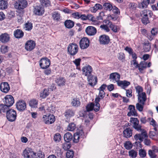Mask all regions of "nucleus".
<instances>
[{"mask_svg":"<svg viewBox=\"0 0 158 158\" xmlns=\"http://www.w3.org/2000/svg\"><path fill=\"white\" fill-rule=\"evenodd\" d=\"M78 45L75 43L70 44L67 48L68 52L71 56L75 55L78 51Z\"/></svg>","mask_w":158,"mask_h":158,"instance_id":"6","label":"nucleus"},{"mask_svg":"<svg viewBox=\"0 0 158 158\" xmlns=\"http://www.w3.org/2000/svg\"><path fill=\"white\" fill-rule=\"evenodd\" d=\"M50 60L47 57L42 58L40 61V65L43 69L48 68L50 64Z\"/></svg>","mask_w":158,"mask_h":158,"instance_id":"11","label":"nucleus"},{"mask_svg":"<svg viewBox=\"0 0 158 158\" xmlns=\"http://www.w3.org/2000/svg\"><path fill=\"white\" fill-rule=\"evenodd\" d=\"M68 143L66 142L62 144V148L64 150H67L71 147V144L70 143Z\"/></svg>","mask_w":158,"mask_h":158,"instance_id":"60","label":"nucleus"},{"mask_svg":"<svg viewBox=\"0 0 158 158\" xmlns=\"http://www.w3.org/2000/svg\"><path fill=\"white\" fill-rule=\"evenodd\" d=\"M42 119L44 123L48 125L53 123L55 121V116L52 114H47L46 115H43Z\"/></svg>","mask_w":158,"mask_h":158,"instance_id":"5","label":"nucleus"},{"mask_svg":"<svg viewBox=\"0 0 158 158\" xmlns=\"http://www.w3.org/2000/svg\"><path fill=\"white\" fill-rule=\"evenodd\" d=\"M49 90L48 89H44L41 91L40 94V97L42 98H45L49 94Z\"/></svg>","mask_w":158,"mask_h":158,"instance_id":"33","label":"nucleus"},{"mask_svg":"<svg viewBox=\"0 0 158 158\" xmlns=\"http://www.w3.org/2000/svg\"><path fill=\"white\" fill-rule=\"evenodd\" d=\"M44 7L41 6H36L35 7L34 12L36 15H41L44 13Z\"/></svg>","mask_w":158,"mask_h":158,"instance_id":"20","label":"nucleus"},{"mask_svg":"<svg viewBox=\"0 0 158 158\" xmlns=\"http://www.w3.org/2000/svg\"><path fill=\"white\" fill-rule=\"evenodd\" d=\"M124 146L126 149L129 150L132 148V145L130 142L127 141L124 143Z\"/></svg>","mask_w":158,"mask_h":158,"instance_id":"55","label":"nucleus"},{"mask_svg":"<svg viewBox=\"0 0 158 158\" xmlns=\"http://www.w3.org/2000/svg\"><path fill=\"white\" fill-rule=\"evenodd\" d=\"M7 0H0V9L3 10L7 7Z\"/></svg>","mask_w":158,"mask_h":158,"instance_id":"35","label":"nucleus"},{"mask_svg":"<svg viewBox=\"0 0 158 158\" xmlns=\"http://www.w3.org/2000/svg\"><path fill=\"white\" fill-rule=\"evenodd\" d=\"M6 116L7 119L10 121L13 122L15 120L17 114L16 111L14 109H9L7 111Z\"/></svg>","mask_w":158,"mask_h":158,"instance_id":"10","label":"nucleus"},{"mask_svg":"<svg viewBox=\"0 0 158 158\" xmlns=\"http://www.w3.org/2000/svg\"><path fill=\"white\" fill-rule=\"evenodd\" d=\"M130 122L133 124V127L136 131L142 132L145 136H147L146 131L142 128V126L139 124V120L137 118L131 117L130 118Z\"/></svg>","mask_w":158,"mask_h":158,"instance_id":"3","label":"nucleus"},{"mask_svg":"<svg viewBox=\"0 0 158 158\" xmlns=\"http://www.w3.org/2000/svg\"><path fill=\"white\" fill-rule=\"evenodd\" d=\"M128 109L130 111L127 113V116H137L138 114L135 109V106L134 105H129Z\"/></svg>","mask_w":158,"mask_h":158,"instance_id":"21","label":"nucleus"},{"mask_svg":"<svg viewBox=\"0 0 158 158\" xmlns=\"http://www.w3.org/2000/svg\"><path fill=\"white\" fill-rule=\"evenodd\" d=\"M147 62L144 61L140 62L139 64L138 70L140 73H144V70L147 68Z\"/></svg>","mask_w":158,"mask_h":158,"instance_id":"25","label":"nucleus"},{"mask_svg":"<svg viewBox=\"0 0 158 158\" xmlns=\"http://www.w3.org/2000/svg\"><path fill=\"white\" fill-rule=\"evenodd\" d=\"M64 114L66 118H69L74 115V112L71 109H69L65 111Z\"/></svg>","mask_w":158,"mask_h":158,"instance_id":"39","label":"nucleus"},{"mask_svg":"<svg viewBox=\"0 0 158 158\" xmlns=\"http://www.w3.org/2000/svg\"><path fill=\"white\" fill-rule=\"evenodd\" d=\"M98 40L100 44L105 45L109 43L110 40L108 35L104 34L99 36Z\"/></svg>","mask_w":158,"mask_h":158,"instance_id":"12","label":"nucleus"},{"mask_svg":"<svg viewBox=\"0 0 158 158\" xmlns=\"http://www.w3.org/2000/svg\"><path fill=\"white\" fill-rule=\"evenodd\" d=\"M142 17L141 21L142 23L144 25H147L150 23L149 18H151L153 15L152 11L149 10H144L140 12Z\"/></svg>","mask_w":158,"mask_h":158,"instance_id":"2","label":"nucleus"},{"mask_svg":"<svg viewBox=\"0 0 158 158\" xmlns=\"http://www.w3.org/2000/svg\"><path fill=\"white\" fill-rule=\"evenodd\" d=\"M126 91V96L128 98H131L132 96V90L130 89H125Z\"/></svg>","mask_w":158,"mask_h":158,"instance_id":"59","label":"nucleus"},{"mask_svg":"<svg viewBox=\"0 0 158 158\" xmlns=\"http://www.w3.org/2000/svg\"><path fill=\"white\" fill-rule=\"evenodd\" d=\"M55 82L58 86H63L65 84V80L64 78L60 77L56 78Z\"/></svg>","mask_w":158,"mask_h":158,"instance_id":"31","label":"nucleus"},{"mask_svg":"<svg viewBox=\"0 0 158 158\" xmlns=\"http://www.w3.org/2000/svg\"><path fill=\"white\" fill-rule=\"evenodd\" d=\"M85 137V135L82 129H78L77 132L73 134V142L74 143H78L80 140H82Z\"/></svg>","mask_w":158,"mask_h":158,"instance_id":"7","label":"nucleus"},{"mask_svg":"<svg viewBox=\"0 0 158 158\" xmlns=\"http://www.w3.org/2000/svg\"><path fill=\"white\" fill-rule=\"evenodd\" d=\"M129 155L132 158H135L137 156V153L133 150H131L129 152Z\"/></svg>","mask_w":158,"mask_h":158,"instance_id":"51","label":"nucleus"},{"mask_svg":"<svg viewBox=\"0 0 158 158\" xmlns=\"http://www.w3.org/2000/svg\"><path fill=\"white\" fill-rule=\"evenodd\" d=\"M99 98H95V104L94 103V110L95 112L98 111L100 109V105L99 103Z\"/></svg>","mask_w":158,"mask_h":158,"instance_id":"37","label":"nucleus"},{"mask_svg":"<svg viewBox=\"0 0 158 158\" xmlns=\"http://www.w3.org/2000/svg\"><path fill=\"white\" fill-rule=\"evenodd\" d=\"M151 44L148 41L146 43H145L144 44V50L146 52H149L151 49Z\"/></svg>","mask_w":158,"mask_h":158,"instance_id":"47","label":"nucleus"},{"mask_svg":"<svg viewBox=\"0 0 158 158\" xmlns=\"http://www.w3.org/2000/svg\"><path fill=\"white\" fill-rule=\"evenodd\" d=\"M148 154L151 158H156L157 157L156 155L153 150H149L148 151Z\"/></svg>","mask_w":158,"mask_h":158,"instance_id":"50","label":"nucleus"},{"mask_svg":"<svg viewBox=\"0 0 158 158\" xmlns=\"http://www.w3.org/2000/svg\"><path fill=\"white\" fill-rule=\"evenodd\" d=\"M36 153L29 148H27L23 152L24 157L26 158H33L36 156Z\"/></svg>","mask_w":158,"mask_h":158,"instance_id":"8","label":"nucleus"},{"mask_svg":"<svg viewBox=\"0 0 158 158\" xmlns=\"http://www.w3.org/2000/svg\"><path fill=\"white\" fill-rule=\"evenodd\" d=\"M79 44L80 48L81 49H86L89 46V40L86 37H83L80 40Z\"/></svg>","mask_w":158,"mask_h":158,"instance_id":"13","label":"nucleus"},{"mask_svg":"<svg viewBox=\"0 0 158 158\" xmlns=\"http://www.w3.org/2000/svg\"><path fill=\"white\" fill-rule=\"evenodd\" d=\"M125 57V56L123 53L120 52L119 53V56L118 57V59L123 61Z\"/></svg>","mask_w":158,"mask_h":158,"instance_id":"63","label":"nucleus"},{"mask_svg":"<svg viewBox=\"0 0 158 158\" xmlns=\"http://www.w3.org/2000/svg\"><path fill=\"white\" fill-rule=\"evenodd\" d=\"M145 103L144 102H138L136 104V109L140 112L143 111Z\"/></svg>","mask_w":158,"mask_h":158,"instance_id":"43","label":"nucleus"},{"mask_svg":"<svg viewBox=\"0 0 158 158\" xmlns=\"http://www.w3.org/2000/svg\"><path fill=\"white\" fill-rule=\"evenodd\" d=\"M131 64H132L134 66L135 68H139V64H138L136 60H132L131 61Z\"/></svg>","mask_w":158,"mask_h":158,"instance_id":"61","label":"nucleus"},{"mask_svg":"<svg viewBox=\"0 0 158 158\" xmlns=\"http://www.w3.org/2000/svg\"><path fill=\"white\" fill-rule=\"evenodd\" d=\"M14 35L16 38L20 39L23 36L24 32L22 30L17 29L14 31Z\"/></svg>","mask_w":158,"mask_h":158,"instance_id":"28","label":"nucleus"},{"mask_svg":"<svg viewBox=\"0 0 158 158\" xmlns=\"http://www.w3.org/2000/svg\"><path fill=\"white\" fill-rule=\"evenodd\" d=\"M64 138L65 142L67 143H69L73 139V135L71 133L67 132L64 135Z\"/></svg>","mask_w":158,"mask_h":158,"instance_id":"32","label":"nucleus"},{"mask_svg":"<svg viewBox=\"0 0 158 158\" xmlns=\"http://www.w3.org/2000/svg\"><path fill=\"white\" fill-rule=\"evenodd\" d=\"M130 82L126 80H120L117 84L118 86L120 87L122 89H125L126 88L130 85Z\"/></svg>","mask_w":158,"mask_h":158,"instance_id":"22","label":"nucleus"},{"mask_svg":"<svg viewBox=\"0 0 158 158\" xmlns=\"http://www.w3.org/2000/svg\"><path fill=\"white\" fill-rule=\"evenodd\" d=\"M86 109L87 111H88L94 110V103H91L90 104L87 105L86 106Z\"/></svg>","mask_w":158,"mask_h":158,"instance_id":"58","label":"nucleus"},{"mask_svg":"<svg viewBox=\"0 0 158 158\" xmlns=\"http://www.w3.org/2000/svg\"><path fill=\"white\" fill-rule=\"evenodd\" d=\"M74 156V152L73 150H68L66 153L67 158H73Z\"/></svg>","mask_w":158,"mask_h":158,"instance_id":"49","label":"nucleus"},{"mask_svg":"<svg viewBox=\"0 0 158 158\" xmlns=\"http://www.w3.org/2000/svg\"><path fill=\"white\" fill-rule=\"evenodd\" d=\"M64 25L67 28H71L74 26V23L71 20H67L64 22Z\"/></svg>","mask_w":158,"mask_h":158,"instance_id":"42","label":"nucleus"},{"mask_svg":"<svg viewBox=\"0 0 158 158\" xmlns=\"http://www.w3.org/2000/svg\"><path fill=\"white\" fill-rule=\"evenodd\" d=\"M71 104L73 106L77 107L79 106L81 104L79 99L77 98H74L72 100Z\"/></svg>","mask_w":158,"mask_h":158,"instance_id":"34","label":"nucleus"},{"mask_svg":"<svg viewBox=\"0 0 158 158\" xmlns=\"http://www.w3.org/2000/svg\"><path fill=\"white\" fill-rule=\"evenodd\" d=\"M148 2V0H143L142 2L139 5V7L142 8H147L148 5L149 4Z\"/></svg>","mask_w":158,"mask_h":158,"instance_id":"45","label":"nucleus"},{"mask_svg":"<svg viewBox=\"0 0 158 158\" xmlns=\"http://www.w3.org/2000/svg\"><path fill=\"white\" fill-rule=\"evenodd\" d=\"M16 107L19 110L23 111L26 108V103L23 100H19L17 102Z\"/></svg>","mask_w":158,"mask_h":158,"instance_id":"17","label":"nucleus"},{"mask_svg":"<svg viewBox=\"0 0 158 158\" xmlns=\"http://www.w3.org/2000/svg\"><path fill=\"white\" fill-rule=\"evenodd\" d=\"M138 102H145L147 100V97L145 93H142L141 94L138 95Z\"/></svg>","mask_w":158,"mask_h":158,"instance_id":"29","label":"nucleus"},{"mask_svg":"<svg viewBox=\"0 0 158 158\" xmlns=\"http://www.w3.org/2000/svg\"><path fill=\"white\" fill-rule=\"evenodd\" d=\"M85 32L88 35L92 36L96 34L97 32V30L96 28L94 27L89 26L86 28Z\"/></svg>","mask_w":158,"mask_h":158,"instance_id":"19","label":"nucleus"},{"mask_svg":"<svg viewBox=\"0 0 158 158\" xmlns=\"http://www.w3.org/2000/svg\"><path fill=\"white\" fill-rule=\"evenodd\" d=\"M146 134L147 136H145L143 134H142V132H141V134H136L134 136V138L136 141L139 140L140 141L139 143L142 142L143 141V139H144V144L146 145L149 146L150 145L151 142L150 139H148V135L147 132Z\"/></svg>","mask_w":158,"mask_h":158,"instance_id":"4","label":"nucleus"},{"mask_svg":"<svg viewBox=\"0 0 158 158\" xmlns=\"http://www.w3.org/2000/svg\"><path fill=\"white\" fill-rule=\"evenodd\" d=\"M123 136L126 138L131 137L132 135V130L129 127L125 128L123 131Z\"/></svg>","mask_w":158,"mask_h":158,"instance_id":"24","label":"nucleus"},{"mask_svg":"<svg viewBox=\"0 0 158 158\" xmlns=\"http://www.w3.org/2000/svg\"><path fill=\"white\" fill-rule=\"evenodd\" d=\"M103 6L100 4L97 3L93 7L90 8V10L92 12L95 13L98 10H101Z\"/></svg>","mask_w":158,"mask_h":158,"instance_id":"30","label":"nucleus"},{"mask_svg":"<svg viewBox=\"0 0 158 158\" xmlns=\"http://www.w3.org/2000/svg\"><path fill=\"white\" fill-rule=\"evenodd\" d=\"M105 92L104 91H99V92L98 97H97L96 98H99V101L100 100L103 99L105 97Z\"/></svg>","mask_w":158,"mask_h":158,"instance_id":"57","label":"nucleus"},{"mask_svg":"<svg viewBox=\"0 0 158 158\" xmlns=\"http://www.w3.org/2000/svg\"><path fill=\"white\" fill-rule=\"evenodd\" d=\"M5 103L9 106H12L14 103V99L13 97L10 95H7L5 97Z\"/></svg>","mask_w":158,"mask_h":158,"instance_id":"16","label":"nucleus"},{"mask_svg":"<svg viewBox=\"0 0 158 158\" xmlns=\"http://www.w3.org/2000/svg\"><path fill=\"white\" fill-rule=\"evenodd\" d=\"M105 23H107V25L111 28V30L114 32H117L120 29L119 27L112 24L110 20H107Z\"/></svg>","mask_w":158,"mask_h":158,"instance_id":"23","label":"nucleus"},{"mask_svg":"<svg viewBox=\"0 0 158 158\" xmlns=\"http://www.w3.org/2000/svg\"><path fill=\"white\" fill-rule=\"evenodd\" d=\"M0 110L1 112L2 111L3 112H6L7 114V111L9 110V106L6 105V104H1L0 105Z\"/></svg>","mask_w":158,"mask_h":158,"instance_id":"44","label":"nucleus"},{"mask_svg":"<svg viewBox=\"0 0 158 158\" xmlns=\"http://www.w3.org/2000/svg\"><path fill=\"white\" fill-rule=\"evenodd\" d=\"M28 5L26 0H21L17 1L15 3V7L17 9L23 10Z\"/></svg>","mask_w":158,"mask_h":158,"instance_id":"9","label":"nucleus"},{"mask_svg":"<svg viewBox=\"0 0 158 158\" xmlns=\"http://www.w3.org/2000/svg\"><path fill=\"white\" fill-rule=\"evenodd\" d=\"M139 155L140 157L144 158L146 155V152L144 150L141 149L139 151Z\"/></svg>","mask_w":158,"mask_h":158,"instance_id":"52","label":"nucleus"},{"mask_svg":"<svg viewBox=\"0 0 158 158\" xmlns=\"http://www.w3.org/2000/svg\"><path fill=\"white\" fill-rule=\"evenodd\" d=\"M35 46L34 41L32 40H28L25 44V49L27 51H31L33 50Z\"/></svg>","mask_w":158,"mask_h":158,"instance_id":"14","label":"nucleus"},{"mask_svg":"<svg viewBox=\"0 0 158 158\" xmlns=\"http://www.w3.org/2000/svg\"><path fill=\"white\" fill-rule=\"evenodd\" d=\"M49 104H48L47 102L44 103L41 105L40 106L39 108V110L42 111L45 113L46 112H52V109H50L48 108V106Z\"/></svg>","mask_w":158,"mask_h":158,"instance_id":"26","label":"nucleus"},{"mask_svg":"<svg viewBox=\"0 0 158 158\" xmlns=\"http://www.w3.org/2000/svg\"><path fill=\"white\" fill-rule=\"evenodd\" d=\"M102 6L105 10L109 11L112 10L113 6L112 4L108 2L105 3Z\"/></svg>","mask_w":158,"mask_h":158,"instance_id":"38","label":"nucleus"},{"mask_svg":"<svg viewBox=\"0 0 158 158\" xmlns=\"http://www.w3.org/2000/svg\"><path fill=\"white\" fill-rule=\"evenodd\" d=\"M10 38L9 35L8 34H2L0 35V41L3 43H6L9 41Z\"/></svg>","mask_w":158,"mask_h":158,"instance_id":"27","label":"nucleus"},{"mask_svg":"<svg viewBox=\"0 0 158 158\" xmlns=\"http://www.w3.org/2000/svg\"><path fill=\"white\" fill-rule=\"evenodd\" d=\"M135 88L136 89V92L138 93V94H140L142 93H143V88L141 86L139 85H138L135 86Z\"/></svg>","mask_w":158,"mask_h":158,"instance_id":"53","label":"nucleus"},{"mask_svg":"<svg viewBox=\"0 0 158 158\" xmlns=\"http://www.w3.org/2000/svg\"><path fill=\"white\" fill-rule=\"evenodd\" d=\"M113 12L114 14L117 15H120V12L119 9L115 6H113L112 9Z\"/></svg>","mask_w":158,"mask_h":158,"instance_id":"54","label":"nucleus"},{"mask_svg":"<svg viewBox=\"0 0 158 158\" xmlns=\"http://www.w3.org/2000/svg\"><path fill=\"white\" fill-rule=\"evenodd\" d=\"M0 90L3 93H8L10 90V86L8 83L6 82H2L0 85Z\"/></svg>","mask_w":158,"mask_h":158,"instance_id":"15","label":"nucleus"},{"mask_svg":"<svg viewBox=\"0 0 158 158\" xmlns=\"http://www.w3.org/2000/svg\"><path fill=\"white\" fill-rule=\"evenodd\" d=\"M82 74L87 77L88 81L89 82V84L92 86H94L96 84L97 82V78H95V82L94 83L92 82L93 78V75L92 74L93 69L92 67L88 65L86 66L83 67L82 69Z\"/></svg>","mask_w":158,"mask_h":158,"instance_id":"1","label":"nucleus"},{"mask_svg":"<svg viewBox=\"0 0 158 158\" xmlns=\"http://www.w3.org/2000/svg\"><path fill=\"white\" fill-rule=\"evenodd\" d=\"M33 28L32 23L29 21H27L24 25V29L27 31H30Z\"/></svg>","mask_w":158,"mask_h":158,"instance_id":"36","label":"nucleus"},{"mask_svg":"<svg viewBox=\"0 0 158 158\" xmlns=\"http://www.w3.org/2000/svg\"><path fill=\"white\" fill-rule=\"evenodd\" d=\"M38 104V100L35 99L31 100L29 102V105L32 108L37 107Z\"/></svg>","mask_w":158,"mask_h":158,"instance_id":"41","label":"nucleus"},{"mask_svg":"<svg viewBox=\"0 0 158 158\" xmlns=\"http://www.w3.org/2000/svg\"><path fill=\"white\" fill-rule=\"evenodd\" d=\"M52 17L54 20L58 21L60 18V14L58 12H54L52 14Z\"/></svg>","mask_w":158,"mask_h":158,"instance_id":"46","label":"nucleus"},{"mask_svg":"<svg viewBox=\"0 0 158 158\" xmlns=\"http://www.w3.org/2000/svg\"><path fill=\"white\" fill-rule=\"evenodd\" d=\"M61 139V136L60 134L57 133L54 136V140L56 142H59L60 140Z\"/></svg>","mask_w":158,"mask_h":158,"instance_id":"56","label":"nucleus"},{"mask_svg":"<svg viewBox=\"0 0 158 158\" xmlns=\"http://www.w3.org/2000/svg\"><path fill=\"white\" fill-rule=\"evenodd\" d=\"M100 27L103 30L106 32H109L110 31L109 28L108 26L106 25H102L100 26Z\"/></svg>","mask_w":158,"mask_h":158,"instance_id":"64","label":"nucleus"},{"mask_svg":"<svg viewBox=\"0 0 158 158\" xmlns=\"http://www.w3.org/2000/svg\"><path fill=\"white\" fill-rule=\"evenodd\" d=\"M120 75L119 73L114 72L112 73L110 75L109 79L113 81L116 82L117 84L120 81Z\"/></svg>","mask_w":158,"mask_h":158,"instance_id":"18","label":"nucleus"},{"mask_svg":"<svg viewBox=\"0 0 158 158\" xmlns=\"http://www.w3.org/2000/svg\"><path fill=\"white\" fill-rule=\"evenodd\" d=\"M41 5L43 6L48 7L51 5V2L49 0H40Z\"/></svg>","mask_w":158,"mask_h":158,"instance_id":"40","label":"nucleus"},{"mask_svg":"<svg viewBox=\"0 0 158 158\" xmlns=\"http://www.w3.org/2000/svg\"><path fill=\"white\" fill-rule=\"evenodd\" d=\"M76 128V125L73 123H69L67 127V129L70 131H74Z\"/></svg>","mask_w":158,"mask_h":158,"instance_id":"48","label":"nucleus"},{"mask_svg":"<svg viewBox=\"0 0 158 158\" xmlns=\"http://www.w3.org/2000/svg\"><path fill=\"white\" fill-rule=\"evenodd\" d=\"M81 60V59L80 58H79L77 59H76L74 60H73V62L77 67H78L80 66Z\"/></svg>","mask_w":158,"mask_h":158,"instance_id":"62","label":"nucleus"}]
</instances>
